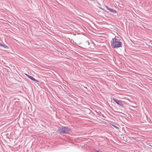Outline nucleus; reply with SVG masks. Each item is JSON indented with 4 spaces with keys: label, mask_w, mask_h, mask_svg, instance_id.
I'll list each match as a JSON object with an SVG mask.
<instances>
[{
    "label": "nucleus",
    "mask_w": 152,
    "mask_h": 152,
    "mask_svg": "<svg viewBox=\"0 0 152 152\" xmlns=\"http://www.w3.org/2000/svg\"><path fill=\"white\" fill-rule=\"evenodd\" d=\"M112 125L113 127H114L115 128L118 129H119V128L118 127H117V126H116L115 125Z\"/></svg>",
    "instance_id": "8"
},
{
    "label": "nucleus",
    "mask_w": 152,
    "mask_h": 152,
    "mask_svg": "<svg viewBox=\"0 0 152 152\" xmlns=\"http://www.w3.org/2000/svg\"><path fill=\"white\" fill-rule=\"evenodd\" d=\"M122 45V42L118 37H115L111 41V46L114 48L121 47Z\"/></svg>",
    "instance_id": "1"
},
{
    "label": "nucleus",
    "mask_w": 152,
    "mask_h": 152,
    "mask_svg": "<svg viewBox=\"0 0 152 152\" xmlns=\"http://www.w3.org/2000/svg\"><path fill=\"white\" fill-rule=\"evenodd\" d=\"M128 139H130L129 137H128Z\"/></svg>",
    "instance_id": "11"
},
{
    "label": "nucleus",
    "mask_w": 152,
    "mask_h": 152,
    "mask_svg": "<svg viewBox=\"0 0 152 152\" xmlns=\"http://www.w3.org/2000/svg\"><path fill=\"white\" fill-rule=\"evenodd\" d=\"M70 131V129L67 127H63L58 130V132L61 133H67Z\"/></svg>",
    "instance_id": "2"
},
{
    "label": "nucleus",
    "mask_w": 152,
    "mask_h": 152,
    "mask_svg": "<svg viewBox=\"0 0 152 152\" xmlns=\"http://www.w3.org/2000/svg\"><path fill=\"white\" fill-rule=\"evenodd\" d=\"M89 48H92V47L91 45L89 47Z\"/></svg>",
    "instance_id": "10"
},
{
    "label": "nucleus",
    "mask_w": 152,
    "mask_h": 152,
    "mask_svg": "<svg viewBox=\"0 0 152 152\" xmlns=\"http://www.w3.org/2000/svg\"><path fill=\"white\" fill-rule=\"evenodd\" d=\"M0 46L3 47L4 48L6 49H8V46L6 45L5 44L2 45H0Z\"/></svg>",
    "instance_id": "6"
},
{
    "label": "nucleus",
    "mask_w": 152,
    "mask_h": 152,
    "mask_svg": "<svg viewBox=\"0 0 152 152\" xmlns=\"http://www.w3.org/2000/svg\"><path fill=\"white\" fill-rule=\"evenodd\" d=\"M113 100L117 104L122 107H124V105L122 103V101L121 100H119L114 98L113 99Z\"/></svg>",
    "instance_id": "3"
},
{
    "label": "nucleus",
    "mask_w": 152,
    "mask_h": 152,
    "mask_svg": "<svg viewBox=\"0 0 152 152\" xmlns=\"http://www.w3.org/2000/svg\"><path fill=\"white\" fill-rule=\"evenodd\" d=\"M86 43L88 44L89 45H90L91 44V42L90 43L88 41L86 42Z\"/></svg>",
    "instance_id": "7"
},
{
    "label": "nucleus",
    "mask_w": 152,
    "mask_h": 152,
    "mask_svg": "<svg viewBox=\"0 0 152 152\" xmlns=\"http://www.w3.org/2000/svg\"><path fill=\"white\" fill-rule=\"evenodd\" d=\"M0 45H1V44H0Z\"/></svg>",
    "instance_id": "12"
},
{
    "label": "nucleus",
    "mask_w": 152,
    "mask_h": 152,
    "mask_svg": "<svg viewBox=\"0 0 152 152\" xmlns=\"http://www.w3.org/2000/svg\"><path fill=\"white\" fill-rule=\"evenodd\" d=\"M25 74L28 78H29V77H30V76L29 75H28V74Z\"/></svg>",
    "instance_id": "9"
},
{
    "label": "nucleus",
    "mask_w": 152,
    "mask_h": 152,
    "mask_svg": "<svg viewBox=\"0 0 152 152\" xmlns=\"http://www.w3.org/2000/svg\"><path fill=\"white\" fill-rule=\"evenodd\" d=\"M29 78H30L31 80H32L37 82H39L38 80H36L35 78H34L33 77L31 76H30V77H29Z\"/></svg>",
    "instance_id": "5"
},
{
    "label": "nucleus",
    "mask_w": 152,
    "mask_h": 152,
    "mask_svg": "<svg viewBox=\"0 0 152 152\" xmlns=\"http://www.w3.org/2000/svg\"><path fill=\"white\" fill-rule=\"evenodd\" d=\"M106 7V8H107V10H109L110 11L112 12L113 13H116V12H117L114 9H112L108 7L107 6Z\"/></svg>",
    "instance_id": "4"
}]
</instances>
